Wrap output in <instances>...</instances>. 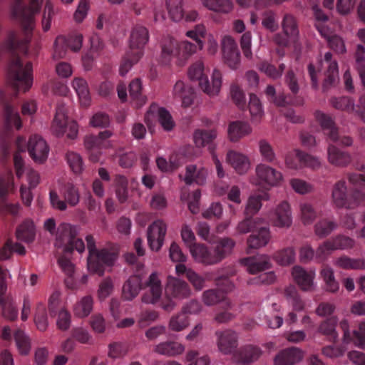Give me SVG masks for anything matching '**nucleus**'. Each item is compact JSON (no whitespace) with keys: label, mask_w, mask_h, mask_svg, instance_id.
I'll use <instances>...</instances> for the list:
<instances>
[{"label":"nucleus","mask_w":365,"mask_h":365,"mask_svg":"<svg viewBox=\"0 0 365 365\" xmlns=\"http://www.w3.org/2000/svg\"><path fill=\"white\" fill-rule=\"evenodd\" d=\"M331 102L332 106L338 110L352 112L357 109V108L355 109L353 101L349 97L334 98L331 100Z\"/></svg>","instance_id":"nucleus-58"},{"label":"nucleus","mask_w":365,"mask_h":365,"mask_svg":"<svg viewBox=\"0 0 365 365\" xmlns=\"http://www.w3.org/2000/svg\"><path fill=\"white\" fill-rule=\"evenodd\" d=\"M68 126L67 138L75 140L78 137V125L76 121L68 122L67 108L63 102L58 103L56 108V113L51 126V131L57 137L63 136L66 132V127Z\"/></svg>","instance_id":"nucleus-3"},{"label":"nucleus","mask_w":365,"mask_h":365,"mask_svg":"<svg viewBox=\"0 0 365 365\" xmlns=\"http://www.w3.org/2000/svg\"><path fill=\"white\" fill-rule=\"evenodd\" d=\"M135 52L133 51L127 50L124 57L123 58L122 63L120 66V74L124 76L132 66L138 62L142 56L136 57L134 56Z\"/></svg>","instance_id":"nucleus-53"},{"label":"nucleus","mask_w":365,"mask_h":365,"mask_svg":"<svg viewBox=\"0 0 365 365\" xmlns=\"http://www.w3.org/2000/svg\"><path fill=\"white\" fill-rule=\"evenodd\" d=\"M320 276L325 284V290L331 293H336L339 289V284L335 279L333 269L324 265L320 271Z\"/></svg>","instance_id":"nucleus-32"},{"label":"nucleus","mask_w":365,"mask_h":365,"mask_svg":"<svg viewBox=\"0 0 365 365\" xmlns=\"http://www.w3.org/2000/svg\"><path fill=\"white\" fill-rule=\"evenodd\" d=\"M267 193L254 195L249 197L244 211L245 216H253L257 214L262 207V200H268Z\"/></svg>","instance_id":"nucleus-36"},{"label":"nucleus","mask_w":365,"mask_h":365,"mask_svg":"<svg viewBox=\"0 0 365 365\" xmlns=\"http://www.w3.org/2000/svg\"><path fill=\"white\" fill-rule=\"evenodd\" d=\"M258 232L250 235L247 239V244L250 249H259L265 247L271 240V233L268 227H259Z\"/></svg>","instance_id":"nucleus-24"},{"label":"nucleus","mask_w":365,"mask_h":365,"mask_svg":"<svg viewBox=\"0 0 365 365\" xmlns=\"http://www.w3.org/2000/svg\"><path fill=\"white\" fill-rule=\"evenodd\" d=\"M165 289L168 295L180 301L188 299L192 294V291L188 283L173 277H168Z\"/></svg>","instance_id":"nucleus-7"},{"label":"nucleus","mask_w":365,"mask_h":365,"mask_svg":"<svg viewBox=\"0 0 365 365\" xmlns=\"http://www.w3.org/2000/svg\"><path fill=\"white\" fill-rule=\"evenodd\" d=\"M255 173L260 181L270 186L279 185L283 179L282 175L279 171L265 164L257 165L255 168Z\"/></svg>","instance_id":"nucleus-13"},{"label":"nucleus","mask_w":365,"mask_h":365,"mask_svg":"<svg viewBox=\"0 0 365 365\" xmlns=\"http://www.w3.org/2000/svg\"><path fill=\"white\" fill-rule=\"evenodd\" d=\"M199 86L204 93L210 96L218 95L222 86V73L218 70H214L211 83L205 76L199 82Z\"/></svg>","instance_id":"nucleus-21"},{"label":"nucleus","mask_w":365,"mask_h":365,"mask_svg":"<svg viewBox=\"0 0 365 365\" xmlns=\"http://www.w3.org/2000/svg\"><path fill=\"white\" fill-rule=\"evenodd\" d=\"M336 318L331 317L324 321L319 327V331L328 336L333 343H336L338 339V334L336 331Z\"/></svg>","instance_id":"nucleus-42"},{"label":"nucleus","mask_w":365,"mask_h":365,"mask_svg":"<svg viewBox=\"0 0 365 365\" xmlns=\"http://www.w3.org/2000/svg\"><path fill=\"white\" fill-rule=\"evenodd\" d=\"M162 61L167 63L175 56L178 50L177 41L170 37H166L162 41L161 45Z\"/></svg>","instance_id":"nucleus-38"},{"label":"nucleus","mask_w":365,"mask_h":365,"mask_svg":"<svg viewBox=\"0 0 365 365\" xmlns=\"http://www.w3.org/2000/svg\"><path fill=\"white\" fill-rule=\"evenodd\" d=\"M324 132L328 138L334 143H339L340 145L344 146H351L353 143V140L351 137L339 135L338 128L335 124Z\"/></svg>","instance_id":"nucleus-52"},{"label":"nucleus","mask_w":365,"mask_h":365,"mask_svg":"<svg viewBox=\"0 0 365 365\" xmlns=\"http://www.w3.org/2000/svg\"><path fill=\"white\" fill-rule=\"evenodd\" d=\"M142 83L140 78L133 80L129 84L130 96L140 103H144L146 97L142 94Z\"/></svg>","instance_id":"nucleus-55"},{"label":"nucleus","mask_w":365,"mask_h":365,"mask_svg":"<svg viewBox=\"0 0 365 365\" xmlns=\"http://www.w3.org/2000/svg\"><path fill=\"white\" fill-rule=\"evenodd\" d=\"M217 136V130L215 128L210 130L197 129L193 133V140L197 147L202 148L211 145Z\"/></svg>","instance_id":"nucleus-28"},{"label":"nucleus","mask_w":365,"mask_h":365,"mask_svg":"<svg viewBox=\"0 0 365 365\" xmlns=\"http://www.w3.org/2000/svg\"><path fill=\"white\" fill-rule=\"evenodd\" d=\"M295 152L299 162L303 167L310 168L313 170L319 169L321 167V163L317 157L299 150H296Z\"/></svg>","instance_id":"nucleus-50"},{"label":"nucleus","mask_w":365,"mask_h":365,"mask_svg":"<svg viewBox=\"0 0 365 365\" xmlns=\"http://www.w3.org/2000/svg\"><path fill=\"white\" fill-rule=\"evenodd\" d=\"M262 354L261 349L253 345H247L240 351V361L243 364H250L257 360Z\"/></svg>","instance_id":"nucleus-39"},{"label":"nucleus","mask_w":365,"mask_h":365,"mask_svg":"<svg viewBox=\"0 0 365 365\" xmlns=\"http://www.w3.org/2000/svg\"><path fill=\"white\" fill-rule=\"evenodd\" d=\"M14 339L20 354L28 355L31 346L30 339L25 333L22 330L18 329L14 333Z\"/></svg>","instance_id":"nucleus-51"},{"label":"nucleus","mask_w":365,"mask_h":365,"mask_svg":"<svg viewBox=\"0 0 365 365\" xmlns=\"http://www.w3.org/2000/svg\"><path fill=\"white\" fill-rule=\"evenodd\" d=\"M262 223L263 220L262 218H253L250 215L245 216V219L237 224L236 231L240 235L247 234L257 230Z\"/></svg>","instance_id":"nucleus-35"},{"label":"nucleus","mask_w":365,"mask_h":365,"mask_svg":"<svg viewBox=\"0 0 365 365\" xmlns=\"http://www.w3.org/2000/svg\"><path fill=\"white\" fill-rule=\"evenodd\" d=\"M273 225L278 227H289L292 223V212L287 202H282L275 209L272 218Z\"/></svg>","instance_id":"nucleus-17"},{"label":"nucleus","mask_w":365,"mask_h":365,"mask_svg":"<svg viewBox=\"0 0 365 365\" xmlns=\"http://www.w3.org/2000/svg\"><path fill=\"white\" fill-rule=\"evenodd\" d=\"M201 197V191L197 189L195 190L190 196V194L183 190L180 195V200L182 201H187L188 203V209L192 214H197L200 211V200Z\"/></svg>","instance_id":"nucleus-43"},{"label":"nucleus","mask_w":365,"mask_h":365,"mask_svg":"<svg viewBox=\"0 0 365 365\" xmlns=\"http://www.w3.org/2000/svg\"><path fill=\"white\" fill-rule=\"evenodd\" d=\"M158 120L163 128L166 131L172 130L175 125L172 115L165 108H158Z\"/></svg>","instance_id":"nucleus-54"},{"label":"nucleus","mask_w":365,"mask_h":365,"mask_svg":"<svg viewBox=\"0 0 365 365\" xmlns=\"http://www.w3.org/2000/svg\"><path fill=\"white\" fill-rule=\"evenodd\" d=\"M42 1L30 0V5L27 6L24 0H14L11 6V16L21 22L25 35L23 39H17L16 34L11 31L6 43V50L11 54L7 68V83L14 90L15 96L20 91L26 92L32 85V64L27 62L24 66L20 54H27L29 34L33 29V17L39 11Z\"/></svg>","instance_id":"nucleus-1"},{"label":"nucleus","mask_w":365,"mask_h":365,"mask_svg":"<svg viewBox=\"0 0 365 365\" xmlns=\"http://www.w3.org/2000/svg\"><path fill=\"white\" fill-rule=\"evenodd\" d=\"M226 160L240 175L246 173L250 168L248 157L235 150H229L227 153Z\"/></svg>","instance_id":"nucleus-20"},{"label":"nucleus","mask_w":365,"mask_h":365,"mask_svg":"<svg viewBox=\"0 0 365 365\" xmlns=\"http://www.w3.org/2000/svg\"><path fill=\"white\" fill-rule=\"evenodd\" d=\"M115 194L120 203H124L128 197L127 178L121 175H117L115 178Z\"/></svg>","instance_id":"nucleus-47"},{"label":"nucleus","mask_w":365,"mask_h":365,"mask_svg":"<svg viewBox=\"0 0 365 365\" xmlns=\"http://www.w3.org/2000/svg\"><path fill=\"white\" fill-rule=\"evenodd\" d=\"M28 151L35 162L43 163L46 160V140L38 135L30 137Z\"/></svg>","instance_id":"nucleus-18"},{"label":"nucleus","mask_w":365,"mask_h":365,"mask_svg":"<svg viewBox=\"0 0 365 365\" xmlns=\"http://www.w3.org/2000/svg\"><path fill=\"white\" fill-rule=\"evenodd\" d=\"M36 235V229L34 223L32 220L26 219L16 230V237L19 240L25 242H31L34 240Z\"/></svg>","instance_id":"nucleus-30"},{"label":"nucleus","mask_w":365,"mask_h":365,"mask_svg":"<svg viewBox=\"0 0 365 365\" xmlns=\"http://www.w3.org/2000/svg\"><path fill=\"white\" fill-rule=\"evenodd\" d=\"M72 86L76 91L80 101L87 105L90 101V93L87 82L82 78H75L72 81Z\"/></svg>","instance_id":"nucleus-45"},{"label":"nucleus","mask_w":365,"mask_h":365,"mask_svg":"<svg viewBox=\"0 0 365 365\" xmlns=\"http://www.w3.org/2000/svg\"><path fill=\"white\" fill-rule=\"evenodd\" d=\"M235 246V242L230 237L220 239L217 242L213 252L215 263H219L223 259L230 255Z\"/></svg>","instance_id":"nucleus-25"},{"label":"nucleus","mask_w":365,"mask_h":365,"mask_svg":"<svg viewBox=\"0 0 365 365\" xmlns=\"http://www.w3.org/2000/svg\"><path fill=\"white\" fill-rule=\"evenodd\" d=\"M252 128L250 125L242 120L230 121L227 126V139L232 143L239 142L245 136L251 134Z\"/></svg>","instance_id":"nucleus-14"},{"label":"nucleus","mask_w":365,"mask_h":365,"mask_svg":"<svg viewBox=\"0 0 365 365\" xmlns=\"http://www.w3.org/2000/svg\"><path fill=\"white\" fill-rule=\"evenodd\" d=\"M153 351L158 354L173 357L182 354L185 351V346L175 341H166L156 344Z\"/></svg>","instance_id":"nucleus-22"},{"label":"nucleus","mask_w":365,"mask_h":365,"mask_svg":"<svg viewBox=\"0 0 365 365\" xmlns=\"http://www.w3.org/2000/svg\"><path fill=\"white\" fill-rule=\"evenodd\" d=\"M240 262L246 267L247 271L251 274H255L272 267L270 257L267 255L242 258Z\"/></svg>","instance_id":"nucleus-10"},{"label":"nucleus","mask_w":365,"mask_h":365,"mask_svg":"<svg viewBox=\"0 0 365 365\" xmlns=\"http://www.w3.org/2000/svg\"><path fill=\"white\" fill-rule=\"evenodd\" d=\"M113 133L106 130L100 132L98 135H88L84 138V146L88 151H92L101 148L103 146L106 140L111 137Z\"/></svg>","instance_id":"nucleus-29"},{"label":"nucleus","mask_w":365,"mask_h":365,"mask_svg":"<svg viewBox=\"0 0 365 365\" xmlns=\"http://www.w3.org/2000/svg\"><path fill=\"white\" fill-rule=\"evenodd\" d=\"M149 40V32L146 27L136 25L130 33L128 50L135 52L136 57L143 56V48Z\"/></svg>","instance_id":"nucleus-8"},{"label":"nucleus","mask_w":365,"mask_h":365,"mask_svg":"<svg viewBox=\"0 0 365 365\" xmlns=\"http://www.w3.org/2000/svg\"><path fill=\"white\" fill-rule=\"evenodd\" d=\"M284 296L289 303L293 307V309L297 312L302 311L304 308V302L302 299L296 287L289 284L284 289Z\"/></svg>","instance_id":"nucleus-33"},{"label":"nucleus","mask_w":365,"mask_h":365,"mask_svg":"<svg viewBox=\"0 0 365 365\" xmlns=\"http://www.w3.org/2000/svg\"><path fill=\"white\" fill-rule=\"evenodd\" d=\"M304 356V352L297 347L285 349L275 356V365H293L299 362Z\"/></svg>","instance_id":"nucleus-19"},{"label":"nucleus","mask_w":365,"mask_h":365,"mask_svg":"<svg viewBox=\"0 0 365 365\" xmlns=\"http://www.w3.org/2000/svg\"><path fill=\"white\" fill-rule=\"evenodd\" d=\"M142 274L131 275L123 284L122 288V299L125 301H132L139 294L140 291L145 288V283H143Z\"/></svg>","instance_id":"nucleus-11"},{"label":"nucleus","mask_w":365,"mask_h":365,"mask_svg":"<svg viewBox=\"0 0 365 365\" xmlns=\"http://www.w3.org/2000/svg\"><path fill=\"white\" fill-rule=\"evenodd\" d=\"M47 231L51 235H56L55 246L61 247L66 242L63 248V255L58 258V264L66 276L75 274L76 266L66 257L68 254H72L73 250L79 253L85 251V245L82 239L78 237V229L69 224H61L56 231V223L53 218L47 220Z\"/></svg>","instance_id":"nucleus-2"},{"label":"nucleus","mask_w":365,"mask_h":365,"mask_svg":"<svg viewBox=\"0 0 365 365\" xmlns=\"http://www.w3.org/2000/svg\"><path fill=\"white\" fill-rule=\"evenodd\" d=\"M225 300L226 307L231 308L232 302L226 300L224 293L217 289H210L203 292L202 295V301L206 306H214L221 302Z\"/></svg>","instance_id":"nucleus-31"},{"label":"nucleus","mask_w":365,"mask_h":365,"mask_svg":"<svg viewBox=\"0 0 365 365\" xmlns=\"http://www.w3.org/2000/svg\"><path fill=\"white\" fill-rule=\"evenodd\" d=\"M224 63L232 69L240 66V52L235 40L230 36L223 37L221 43Z\"/></svg>","instance_id":"nucleus-4"},{"label":"nucleus","mask_w":365,"mask_h":365,"mask_svg":"<svg viewBox=\"0 0 365 365\" xmlns=\"http://www.w3.org/2000/svg\"><path fill=\"white\" fill-rule=\"evenodd\" d=\"M328 162L337 168H346L352 161V158L348 152L343 151L333 144L327 147Z\"/></svg>","instance_id":"nucleus-16"},{"label":"nucleus","mask_w":365,"mask_h":365,"mask_svg":"<svg viewBox=\"0 0 365 365\" xmlns=\"http://www.w3.org/2000/svg\"><path fill=\"white\" fill-rule=\"evenodd\" d=\"M67 162L72 171L76 174H80L83 170V163L81 156L73 151L66 153Z\"/></svg>","instance_id":"nucleus-56"},{"label":"nucleus","mask_w":365,"mask_h":365,"mask_svg":"<svg viewBox=\"0 0 365 365\" xmlns=\"http://www.w3.org/2000/svg\"><path fill=\"white\" fill-rule=\"evenodd\" d=\"M189 325L187 318L183 314L173 317L169 322V329L173 331H180Z\"/></svg>","instance_id":"nucleus-62"},{"label":"nucleus","mask_w":365,"mask_h":365,"mask_svg":"<svg viewBox=\"0 0 365 365\" xmlns=\"http://www.w3.org/2000/svg\"><path fill=\"white\" fill-rule=\"evenodd\" d=\"M66 39L61 36H57L53 43V53L52 58L58 60L66 56L67 51Z\"/></svg>","instance_id":"nucleus-57"},{"label":"nucleus","mask_w":365,"mask_h":365,"mask_svg":"<svg viewBox=\"0 0 365 365\" xmlns=\"http://www.w3.org/2000/svg\"><path fill=\"white\" fill-rule=\"evenodd\" d=\"M217 345L219 350L224 354H230L238 346V334L232 329H225L215 332Z\"/></svg>","instance_id":"nucleus-9"},{"label":"nucleus","mask_w":365,"mask_h":365,"mask_svg":"<svg viewBox=\"0 0 365 365\" xmlns=\"http://www.w3.org/2000/svg\"><path fill=\"white\" fill-rule=\"evenodd\" d=\"M4 118L6 127L9 129L15 125L19 130L21 128V122L17 110L11 105H4Z\"/></svg>","instance_id":"nucleus-48"},{"label":"nucleus","mask_w":365,"mask_h":365,"mask_svg":"<svg viewBox=\"0 0 365 365\" xmlns=\"http://www.w3.org/2000/svg\"><path fill=\"white\" fill-rule=\"evenodd\" d=\"M145 287H149L150 290L142 295L141 302L145 304H156L162 294L161 282L156 272H153L150 275L145 282Z\"/></svg>","instance_id":"nucleus-12"},{"label":"nucleus","mask_w":365,"mask_h":365,"mask_svg":"<svg viewBox=\"0 0 365 365\" xmlns=\"http://www.w3.org/2000/svg\"><path fill=\"white\" fill-rule=\"evenodd\" d=\"M197 172V165H189L186 167L185 175L183 178L184 182L186 185H191L193 182H196L198 185H203L207 176V170L205 168H200L197 170L196 176H194Z\"/></svg>","instance_id":"nucleus-27"},{"label":"nucleus","mask_w":365,"mask_h":365,"mask_svg":"<svg viewBox=\"0 0 365 365\" xmlns=\"http://www.w3.org/2000/svg\"><path fill=\"white\" fill-rule=\"evenodd\" d=\"M63 195L66 204L74 207L79 202L80 194L78 188L72 182H66L63 187Z\"/></svg>","instance_id":"nucleus-46"},{"label":"nucleus","mask_w":365,"mask_h":365,"mask_svg":"<svg viewBox=\"0 0 365 365\" xmlns=\"http://www.w3.org/2000/svg\"><path fill=\"white\" fill-rule=\"evenodd\" d=\"M295 282L304 292L312 291L314 289V272H307L300 266H294L292 272Z\"/></svg>","instance_id":"nucleus-15"},{"label":"nucleus","mask_w":365,"mask_h":365,"mask_svg":"<svg viewBox=\"0 0 365 365\" xmlns=\"http://www.w3.org/2000/svg\"><path fill=\"white\" fill-rule=\"evenodd\" d=\"M128 347L123 342L116 341L108 345V356L111 359H117L126 355Z\"/></svg>","instance_id":"nucleus-59"},{"label":"nucleus","mask_w":365,"mask_h":365,"mask_svg":"<svg viewBox=\"0 0 365 365\" xmlns=\"http://www.w3.org/2000/svg\"><path fill=\"white\" fill-rule=\"evenodd\" d=\"M336 224L327 219H322L314 225V233L319 238H324L329 235L336 228Z\"/></svg>","instance_id":"nucleus-49"},{"label":"nucleus","mask_w":365,"mask_h":365,"mask_svg":"<svg viewBox=\"0 0 365 365\" xmlns=\"http://www.w3.org/2000/svg\"><path fill=\"white\" fill-rule=\"evenodd\" d=\"M283 32L289 36L290 39L296 41L299 35L297 21L295 18L290 14H286L284 16L282 23Z\"/></svg>","instance_id":"nucleus-41"},{"label":"nucleus","mask_w":365,"mask_h":365,"mask_svg":"<svg viewBox=\"0 0 365 365\" xmlns=\"http://www.w3.org/2000/svg\"><path fill=\"white\" fill-rule=\"evenodd\" d=\"M202 4L209 10L225 14L230 12L233 8L230 0H202Z\"/></svg>","instance_id":"nucleus-37"},{"label":"nucleus","mask_w":365,"mask_h":365,"mask_svg":"<svg viewBox=\"0 0 365 365\" xmlns=\"http://www.w3.org/2000/svg\"><path fill=\"white\" fill-rule=\"evenodd\" d=\"M230 96L235 103L240 108L245 106V96L243 91L237 84L230 86Z\"/></svg>","instance_id":"nucleus-64"},{"label":"nucleus","mask_w":365,"mask_h":365,"mask_svg":"<svg viewBox=\"0 0 365 365\" xmlns=\"http://www.w3.org/2000/svg\"><path fill=\"white\" fill-rule=\"evenodd\" d=\"M273 259L281 266H288L295 261V251L293 247H287L277 251L273 255Z\"/></svg>","instance_id":"nucleus-40"},{"label":"nucleus","mask_w":365,"mask_h":365,"mask_svg":"<svg viewBox=\"0 0 365 365\" xmlns=\"http://www.w3.org/2000/svg\"><path fill=\"white\" fill-rule=\"evenodd\" d=\"M97 255L96 259L88 260L87 267L91 273L103 276L105 271V265L112 266L117 259L118 254L115 251L103 248L98 250Z\"/></svg>","instance_id":"nucleus-5"},{"label":"nucleus","mask_w":365,"mask_h":365,"mask_svg":"<svg viewBox=\"0 0 365 365\" xmlns=\"http://www.w3.org/2000/svg\"><path fill=\"white\" fill-rule=\"evenodd\" d=\"M190 251L195 260L206 265L215 264L213 252H211L205 245L194 244V245H190Z\"/></svg>","instance_id":"nucleus-26"},{"label":"nucleus","mask_w":365,"mask_h":365,"mask_svg":"<svg viewBox=\"0 0 365 365\" xmlns=\"http://www.w3.org/2000/svg\"><path fill=\"white\" fill-rule=\"evenodd\" d=\"M258 144L259 153L263 158L268 163L273 162L276 156L270 143L265 139H261Z\"/></svg>","instance_id":"nucleus-60"},{"label":"nucleus","mask_w":365,"mask_h":365,"mask_svg":"<svg viewBox=\"0 0 365 365\" xmlns=\"http://www.w3.org/2000/svg\"><path fill=\"white\" fill-rule=\"evenodd\" d=\"M248 107L250 109V114L253 118H255L256 119H258L262 116L263 110L261 102L258 97L254 93H251L250 95V101Z\"/></svg>","instance_id":"nucleus-61"},{"label":"nucleus","mask_w":365,"mask_h":365,"mask_svg":"<svg viewBox=\"0 0 365 365\" xmlns=\"http://www.w3.org/2000/svg\"><path fill=\"white\" fill-rule=\"evenodd\" d=\"M331 196L337 207L348 209L350 199H347V187L344 180H340L334 185Z\"/></svg>","instance_id":"nucleus-23"},{"label":"nucleus","mask_w":365,"mask_h":365,"mask_svg":"<svg viewBox=\"0 0 365 365\" xmlns=\"http://www.w3.org/2000/svg\"><path fill=\"white\" fill-rule=\"evenodd\" d=\"M302 220L304 225L311 224L317 217V213L312 205L309 203L300 205Z\"/></svg>","instance_id":"nucleus-63"},{"label":"nucleus","mask_w":365,"mask_h":365,"mask_svg":"<svg viewBox=\"0 0 365 365\" xmlns=\"http://www.w3.org/2000/svg\"><path fill=\"white\" fill-rule=\"evenodd\" d=\"M93 298L91 296L83 297L77 302L73 308V312L76 316L83 318L89 315L93 309Z\"/></svg>","instance_id":"nucleus-44"},{"label":"nucleus","mask_w":365,"mask_h":365,"mask_svg":"<svg viewBox=\"0 0 365 365\" xmlns=\"http://www.w3.org/2000/svg\"><path fill=\"white\" fill-rule=\"evenodd\" d=\"M325 78L323 81V91H327L332 87L336 86L339 81L338 64L336 61L331 62L326 71Z\"/></svg>","instance_id":"nucleus-34"},{"label":"nucleus","mask_w":365,"mask_h":365,"mask_svg":"<svg viewBox=\"0 0 365 365\" xmlns=\"http://www.w3.org/2000/svg\"><path fill=\"white\" fill-rule=\"evenodd\" d=\"M167 232L166 224L162 220H156L150 225L147 230V238L150 248L155 252L163 245Z\"/></svg>","instance_id":"nucleus-6"}]
</instances>
